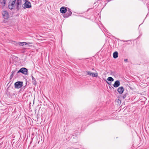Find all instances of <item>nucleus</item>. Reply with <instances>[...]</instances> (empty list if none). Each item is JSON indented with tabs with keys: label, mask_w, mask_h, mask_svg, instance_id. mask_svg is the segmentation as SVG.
Wrapping results in <instances>:
<instances>
[{
	"label": "nucleus",
	"mask_w": 149,
	"mask_h": 149,
	"mask_svg": "<svg viewBox=\"0 0 149 149\" xmlns=\"http://www.w3.org/2000/svg\"><path fill=\"white\" fill-rule=\"evenodd\" d=\"M31 3L27 0H26L24 3L23 4L22 7L24 9L29 8L31 7Z\"/></svg>",
	"instance_id": "1"
},
{
	"label": "nucleus",
	"mask_w": 149,
	"mask_h": 149,
	"mask_svg": "<svg viewBox=\"0 0 149 149\" xmlns=\"http://www.w3.org/2000/svg\"><path fill=\"white\" fill-rule=\"evenodd\" d=\"M23 82L22 81H17L15 83V88H20L22 86Z\"/></svg>",
	"instance_id": "2"
},
{
	"label": "nucleus",
	"mask_w": 149,
	"mask_h": 149,
	"mask_svg": "<svg viewBox=\"0 0 149 149\" xmlns=\"http://www.w3.org/2000/svg\"><path fill=\"white\" fill-rule=\"evenodd\" d=\"M27 70L26 68H22L18 71L17 73L21 72L23 74H27Z\"/></svg>",
	"instance_id": "3"
},
{
	"label": "nucleus",
	"mask_w": 149,
	"mask_h": 149,
	"mask_svg": "<svg viewBox=\"0 0 149 149\" xmlns=\"http://www.w3.org/2000/svg\"><path fill=\"white\" fill-rule=\"evenodd\" d=\"M2 15L3 18L7 19L9 17V14L8 12L6 11H3L2 13Z\"/></svg>",
	"instance_id": "4"
},
{
	"label": "nucleus",
	"mask_w": 149,
	"mask_h": 149,
	"mask_svg": "<svg viewBox=\"0 0 149 149\" xmlns=\"http://www.w3.org/2000/svg\"><path fill=\"white\" fill-rule=\"evenodd\" d=\"M22 3V0H17V8L19 9L20 7H21V5Z\"/></svg>",
	"instance_id": "5"
},
{
	"label": "nucleus",
	"mask_w": 149,
	"mask_h": 149,
	"mask_svg": "<svg viewBox=\"0 0 149 149\" xmlns=\"http://www.w3.org/2000/svg\"><path fill=\"white\" fill-rule=\"evenodd\" d=\"M120 82L118 80H117L115 81L114 84L113 85V86L115 88L118 87L120 86Z\"/></svg>",
	"instance_id": "6"
},
{
	"label": "nucleus",
	"mask_w": 149,
	"mask_h": 149,
	"mask_svg": "<svg viewBox=\"0 0 149 149\" xmlns=\"http://www.w3.org/2000/svg\"><path fill=\"white\" fill-rule=\"evenodd\" d=\"M60 11L61 13H64L67 11V9L65 7H63L60 8Z\"/></svg>",
	"instance_id": "7"
},
{
	"label": "nucleus",
	"mask_w": 149,
	"mask_h": 149,
	"mask_svg": "<svg viewBox=\"0 0 149 149\" xmlns=\"http://www.w3.org/2000/svg\"><path fill=\"white\" fill-rule=\"evenodd\" d=\"M124 90V89L123 87H120L118 89V91L119 93H123Z\"/></svg>",
	"instance_id": "8"
},
{
	"label": "nucleus",
	"mask_w": 149,
	"mask_h": 149,
	"mask_svg": "<svg viewBox=\"0 0 149 149\" xmlns=\"http://www.w3.org/2000/svg\"><path fill=\"white\" fill-rule=\"evenodd\" d=\"M126 97V94H120V95L119 97V98H120L121 100L124 99Z\"/></svg>",
	"instance_id": "9"
},
{
	"label": "nucleus",
	"mask_w": 149,
	"mask_h": 149,
	"mask_svg": "<svg viewBox=\"0 0 149 149\" xmlns=\"http://www.w3.org/2000/svg\"><path fill=\"white\" fill-rule=\"evenodd\" d=\"M113 57L114 58H117L118 56V53L117 52H115L113 53Z\"/></svg>",
	"instance_id": "10"
},
{
	"label": "nucleus",
	"mask_w": 149,
	"mask_h": 149,
	"mask_svg": "<svg viewBox=\"0 0 149 149\" xmlns=\"http://www.w3.org/2000/svg\"><path fill=\"white\" fill-rule=\"evenodd\" d=\"M67 12L66 13V15H67V16H66L67 17H69V16H70L71 14H72V12L70 10L68 9V10H67Z\"/></svg>",
	"instance_id": "11"
},
{
	"label": "nucleus",
	"mask_w": 149,
	"mask_h": 149,
	"mask_svg": "<svg viewBox=\"0 0 149 149\" xmlns=\"http://www.w3.org/2000/svg\"><path fill=\"white\" fill-rule=\"evenodd\" d=\"M18 44L19 45L22 46H23L24 45H28V43L26 42H19Z\"/></svg>",
	"instance_id": "12"
},
{
	"label": "nucleus",
	"mask_w": 149,
	"mask_h": 149,
	"mask_svg": "<svg viewBox=\"0 0 149 149\" xmlns=\"http://www.w3.org/2000/svg\"><path fill=\"white\" fill-rule=\"evenodd\" d=\"M32 83L33 84L36 85V81L35 79V78L32 76Z\"/></svg>",
	"instance_id": "13"
},
{
	"label": "nucleus",
	"mask_w": 149,
	"mask_h": 149,
	"mask_svg": "<svg viewBox=\"0 0 149 149\" xmlns=\"http://www.w3.org/2000/svg\"><path fill=\"white\" fill-rule=\"evenodd\" d=\"M107 80L111 81H113L114 80V79L111 77H108L107 78Z\"/></svg>",
	"instance_id": "14"
},
{
	"label": "nucleus",
	"mask_w": 149,
	"mask_h": 149,
	"mask_svg": "<svg viewBox=\"0 0 149 149\" xmlns=\"http://www.w3.org/2000/svg\"><path fill=\"white\" fill-rule=\"evenodd\" d=\"M0 2L3 5H4L5 4V0H0Z\"/></svg>",
	"instance_id": "15"
},
{
	"label": "nucleus",
	"mask_w": 149,
	"mask_h": 149,
	"mask_svg": "<svg viewBox=\"0 0 149 149\" xmlns=\"http://www.w3.org/2000/svg\"><path fill=\"white\" fill-rule=\"evenodd\" d=\"M92 77H97V74L95 73L92 72V74L91 75Z\"/></svg>",
	"instance_id": "16"
},
{
	"label": "nucleus",
	"mask_w": 149,
	"mask_h": 149,
	"mask_svg": "<svg viewBox=\"0 0 149 149\" xmlns=\"http://www.w3.org/2000/svg\"><path fill=\"white\" fill-rule=\"evenodd\" d=\"M14 6L13 5H12L11 4L9 5L8 7L10 9H12L13 8V7Z\"/></svg>",
	"instance_id": "17"
},
{
	"label": "nucleus",
	"mask_w": 149,
	"mask_h": 149,
	"mask_svg": "<svg viewBox=\"0 0 149 149\" xmlns=\"http://www.w3.org/2000/svg\"><path fill=\"white\" fill-rule=\"evenodd\" d=\"M87 72L86 74L91 76L92 74V72L90 71H87L86 72Z\"/></svg>",
	"instance_id": "18"
},
{
	"label": "nucleus",
	"mask_w": 149,
	"mask_h": 149,
	"mask_svg": "<svg viewBox=\"0 0 149 149\" xmlns=\"http://www.w3.org/2000/svg\"><path fill=\"white\" fill-rule=\"evenodd\" d=\"M121 100L120 99V98H119V99L116 100V101H117L118 103V104L121 103Z\"/></svg>",
	"instance_id": "19"
},
{
	"label": "nucleus",
	"mask_w": 149,
	"mask_h": 149,
	"mask_svg": "<svg viewBox=\"0 0 149 149\" xmlns=\"http://www.w3.org/2000/svg\"><path fill=\"white\" fill-rule=\"evenodd\" d=\"M16 0H14V1H12V3H11L12 5H13L14 6L15 5Z\"/></svg>",
	"instance_id": "20"
},
{
	"label": "nucleus",
	"mask_w": 149,
	"mask_h": 149,
	"mask_svg": "<svg viewBox=\"0 0 149 149\" xmlns=\"http://www.w3.org/2000/svg\"><path fill=\"white\" fill-rule=\"evenodd\" d=\"M15 71H13L12 72H11V77H13V74H14V73H15Z\"/></svg>",
	"instance_id": "21"
},
{
	"label": "nucleus",
	"mask_w": 149,
	"mask_h": 149,
	"mask_svg": "<svg viewBox=\"0 0 149 149\" xmlns=\"http://www.w3.org/2000/svg\"><path fill=\"white\" fill-rule=\"evenodd\" d=\"M124 61L125 62H127L128 60L127 59H124Z\"/></svg>",
	"instance_id": "22"
},
{
	"label": "nucleus",
	"mask_w": 149,
	"mask_h": 149,
	"mask_svg": "<svg viewBox=\"0 0 149 149\" xmlns=\"http://www.w3.org/2000/svg\"><path fill=\"white\" fill-rule=\"evenodd\" d=\"M30 43H28V45H26V47H28L29 46H30V45H29V44H30Z\"/></svg>",
	"instance_id": "23"
},
{
	"label": "nucleus",
	"mask_w": 149,
	"mask_h": 149,
	"mask_svg": "<svg viewBox=\"0 0 149 149\" xmlns=\"http://www.w3.org/2000/svg\"><path fill=\"white\" fill-rule=\"evenodd\" d=\"M92 70H94V68H93V69H92Z\"/></svg>",
	"instance_id": "24"
}]
</instances>
